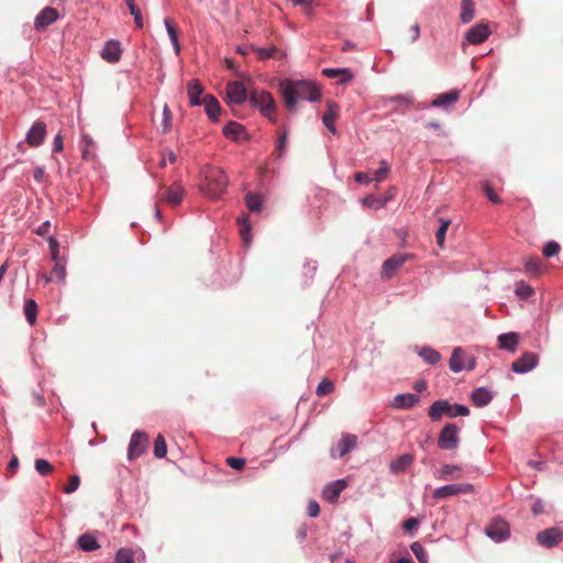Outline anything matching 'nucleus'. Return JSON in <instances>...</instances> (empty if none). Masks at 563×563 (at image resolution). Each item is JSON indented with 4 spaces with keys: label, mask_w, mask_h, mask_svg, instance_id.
Returning a JSON list of instances; mask_svg holds the SVG:
<instances>
[{
    "label": "nucleus",
    "mask_w": 563,
    "mask_h": 563,
    "mask_svg": "<svg viewBox=\"0 0 563 563\" xmlns=\"http://www.w3.org/2000/svg\"><path fill=\"white\" fill-rule=\"evenodd\" d=\"M280 90L290 111H295L298 100L314 102L321 97L318 87L309 80H284L280 82Z\"/></svg>",
    "instance_id": "obj_1"
},
{
    "label": "nucleus",
    "mask_w": 563,
    "mask_h": 563,
    "mask_svg": "<svg viewBox=\"0 0 563 563\" xmlns=\"http://www.w3.org/2000/svg\"><path fill=\"white\" fill-rule=\"evenodd\" d=\"M202 180L199 185L200 191L211 199L220 198L228 186V177L218 167L205 166L201 170Z\"/></svg>",
    "instance_id": "obj_2"
},
{
    "label": "nucleus",
    "mask_w": 563,
    "mask_h": 563,
    "mask_svg": "<svg viewBox=\"0 0 563 563\" xmlns=\"http://www.w3.org/2000/svg\"><path fill=\"white\" fill-rule=\"evenodd\" d=\"M429 417L432 421H440L443 416L450 418L466 417L470 409L465 405H451L448 400H437L429 407Z\"/></svg>",
    "instance_id": "obj_3"
},
{
    "label": "nucleus",
    "mask_w": 563,
    "mask_h": 563,
    "mask_svg": "<svg viewBox=\"0 0 563 563\" xmlns=\"http://www.w3.org/2000/svg\"><path fill=\"white\" fill-rule=\"evenodd\" d=\"M250 102L253 107L258 108L261 113L275 122V101L272 95L265 90H254L250 93Z\"/></svg>",
    "instance_id": "obj_4"
},
{
    "label": "nucleus",
    "mask_w": 563,
    "mask_h": 563,
    "mask_svg": "<svg viewBox=\"0 0 563 563\" xmlns=\"http://www.w3.org/2000/svg\"><path fill=\"white\" fill-rule=\"evenodd\" d=\"M460 429L454 423H446L440 431L438 446L441 450H455L460 443Z\"/></svg>",
    "instance_id": "obj_5"
},
{
    "label": "nucleus",
    "mask_w": 563,
    "mask_h": 563,
    "mask_svg": "<svg viewBox=\"0 0 563 563\" xmlns=\"http://www.w3.org/2000/svg\"><path fill=\"white\" fill-rule=\"evenodd\" d=\"M476 361L474 357L465 356V352L462 347L456 346L452 351L449 366L453 373H460L462 371H473L475 368Z\"/></svg>",
    "instance_id": "obj_6"
},
{
    "label": "nucleus",
    "mask_w": 563,
    "mask_h": 563,
    "mask_svg": "<svg viewBox=\"0 0 563 563\" xmlns=\"http://www.w3.org/2000/svg\"><path fill=\"white\" fill-rule=\"evenodd\" d=\"M485 534L496 543L506 541L510 537L509 525L503 519H496L485 528Z\"/></svg>",
    "instance_id": "obj_7"
},
{
    "label": "nucleus",
    "mask_w": 563,
    "mask_h": 563,
    "mask_svg": "<svg viewBox=\"0 0 563 563\" xmlns=\"http://www.w3.org/2000/svg\"><path fill=\"white\" fill-rule=\"evenodd\" d=\"M537 542L547 549L556 547L563 541V529L560 527H551L538 532Z\"/></svg>",
    "instance_id": "obj_8"
},
{
    "label": "nucleus",
    "mask_w": 563,
    "mask_h": 563,
    "mask_svg": "<svg viewBox=\"0 0 563 563\" xmlns=\"http://www.w3.org/2000/svg\"><path fill=\"white\" fill-rule=\"evenodd\" d=\"M148 437L144 431L136 430L133 432L129 448H128V459L130 461L140 457L146 448Z\"/></svg>",
    "instance_id": "obj_9"
},
{
    "label": "nucleus",
    "mask_w": 563,
    "mask_h": 563,
    "mask_svg": "<svg viewBox=\"0 0 563 563\" xmlns=\"http://www.w3.org/2000/svg\"><path fill=\"white\" fill-rule=\"evenodd\" d=\"M539 364V356L533 352H525L518 360L512 362L511 369L516 374H526Z\"/></svg>",
    "instance_id": "obj_10"
},
{
    "label": "nucleus",
    "mask_w": 563,
    "mask_h": 563,
    "mask_svg": "<svg viewBox=\"0 0 563 563\" xmlns=\"http://www.w3.org/2000/svg\"><path fill=\"white\" fill-rule=\"evenodd\" d=\"M357 439L354 434H343L340 441L330 451L332 459H341L356 446Z\"/></svg>",
    "instance_id": "obj_11"
},
{
    "label": "nucleus",
    "mask_w": 563,
    "mask_h": 563,
    "mask_svg": "<svg viewBox=\"0 0 563 563\" xmlns=\"http://www.w3.org/2000/svg\"><path fill=\"white\" fill-rule=\"evenodd\" d=\"M229 103L241 104L247 99V88L242 81H232L227 86Z\"/></svg>",
    "instance_id": "obj_12"
},
{
    "label": "nucleus",
    "mask_w": 563,
    "mask_h": 563,
    "mask_svg": "<svg viewBox=\"0 0 563 563\" xmlns=\"http://www.w3.org/2000/svg\"><path fill=\"white\" fill-rule=\"evenodd\" d=\"M46 136V124L43 121H36L29 129L25 141L33 147L40 146Z\"/></svg>",
    "instance_id": "obj_13"
},
{
    "label": "nucleus",
    "mask_w": 563,
    "mask_h": 563,
    "mask_svg": "<svg viewBox=\"0 0 563 563\" xmlns=\"http://www.w3.org/2000/svg\"><path fill=\"white\" fill-rule=\"evenodd\" d=\"M184 196L185 189L178 183H175L165 188L161 199L162 201L176 207L181 203Z\"/></svg>",
    "instance_id": "obj_14"
},
{
    "label": "nucleus",
    "mask_w": 563,
    "mask_h": 563,
    "mask_svg": "<svg viewBox=\"0 0 563 563\" xmlns=\"http://www.w3.org/2000/svg\"><path fill=\"white\" fill-rule=\"evenodd\" d=\"M408 254H397L389 258H387L383 263L382 267V276L385 278H390L397 269H399L409 258Z\"/></svg>",
    "instance_id": "obj_15"
},
{
    "label": "nucleus",
    "mask_w": 563,
    "mask_h": 563,
    "mask_svg": "<svg viewBox=\"0 0 563 563\" xmlns=\"http://www.w3.org/2000/svg\"><path fill=\"white\" fill-rule=\"evenodd\" d=\"M347 487L345 479H335L328 483L322 489V497L330 503H335L340 494Z\"/></svg>",
    "instance_id": "obj_16"
},
{
    "label": "nucleus",
    "mask_w": 563,
    "mask_h": 563,
    "mask_svg": "<svg viewBox=\"0 0 563 563\" xmlns=\"http://www.w3.org/2000/svg\"><path fill=\"white\" fill-rule=\"evenodd\" d=\"M58 19V12L52 7H46L40 11L34 20L36 30H43L54 23Z\"/></svg>",
    "instance_id": "obj_17"
},
{
    "label": "nucleus",
    "mask_w": 563,
    "mask_h": 563,
    "mask_svg": "<svg viewBox=\"0 0 563 563\" xmlns=\"http://www.w3.org/2000/svg\"><path fill=\"white\" fill-rule=\"evenodd\" d=\"M339 106L333 101H328L327 111L322 115V123L333 135L336 134V128L334 125V122L339 118Z\"/></svg>",
    "instance_id": "obj_18"
},
{
    "label": "nucleus",
    "mask_w": 563,
    "mask_h": 563,
    "mask_svg": "<svg viewBox=\"0 0 563 563\" xmlns=\"http://www.w3.org/2000/svg\"><path fill=\"white\" fill-rule=\"evenodd\" d=\"M460 98V91L456 89L450 90L448 92L440 93L432 102L431 106L433 108H442L444 110H449L454 106V103Z\"/></svg>",
    "instance_id": "obj_19"
},
{
    "label": "nucleus",
    "mask_w": 563,
    "mask_h": 563,
    "mask_svg": "<svg viewBox=\"0 0 563 563\" xmlns=\"http://www.w3.org/2000/svg\"><path fill=\"white\" fill-rule=\"evenodd\" d=\"M489 33H490V31H489L488 26L479 23V24H476L473 27H471L468 30V32L466 33L465 37L470 44L477 45V44L485 42L487 40V37L489 36Z\"/></svg>",
    "instance_id": "obj_20"
},
{
    "label": "nucleus",
    "mask_w": 563,
    "mask_h": 563,
    "mask_svg": "<svg viewBox=\"0 0 563 563\" xmlns=\"http://www.w3.org/2000/svg\"><path fill=\"white\" fill-rule=\"evenodd\" d=\"M122 54L121 45L118 41L110 40L106 42L101 49V57L108 63H117L120 60Z\"/></svg>",
    "instance_id": "obj_21"
},
{
    "label": "nucleus",
    "mask_w": 563,
    "mask_h": 563,
    "mask_svg": "<svg viewBox=\"0 0 563 563\" xmlns=\"http://www.w3.org/2000/svg\"><path fill=\"white\" fill-rule=\"evenodd\" d=\"M223 134L234 141L239 142L242 140H247V133L245 131V128L235 121H230L222 130Z\"/></svg>",
    "instance_id": "obj_22"
},
{
    "label": "nucleus",
    "mask_w": 563,
    "mask_h": 563,
    "mask_svg": "<svg viewBox=\"0 0 563 563\" xmlns=\"http://www.w3.org/2000/svg\"><path fill=\"white\" fill-rule=\"evenodd\" d=\"M420 401L417 394H398L394 397L391 406L396 409H410Z\"/></svg>",
    "instance_id": "obj_23"
},
{
    "label": "nucleus",
    "mask_w": 563,
    "mask_h": 563,
    "mask_svg": "<svg viewBox=\"0 0 563 563\" xmlns=\"http://www.w3.org/2000/svg\"><path fill=\"white\" fill-rule=\"evenodd\" d=\"M207 115L212 120L217 121L221 114V107L217 98L212 95H206L202 99V103Z\"/></svg>",
    "instance_id": "obj_24"
},
{
    "label": "nucleus",
    "mask_w": 563,
    "mask_h": 563,
    "mask_svg": "<svg viewBox=\"0 0 563 563\" xmlns=\"http://www.w3.org/2000/svg\"><path fill=\"white\" fill-rule=\"evenodd\" d=\"M519 335L516 332H507L498 335V347L510 353L517 350Z\"/></svg>",
    "instance_id": "obj_25"
},
{
    "label": "nucleus",
    "mask_w": 563,
    "mask_h": 563,
    "mask_svg": "<svg viewBox=\"0 0 563 563\" xmlns=\"http://www.w3.org/2000/svg\"><path fill=\"white\" fill-rule=\"evenodd\" d=\"M189 104L191 107H197L202 103V99H200L203 88L198 79H191L187 84Z\"/></svg>",
    "instance_id": "obj_26"
},
{
    "label": "nucleus",
    "mask_w": 563,
    "mask_h": 563,
    "mask_svg": "<svg viewBox=\"0 0 563 563\" xmlns=\"http://www.w3.org/2000/svg\"><path fill=\"white\" fill-rule=\"evenodd\" d=\"M434 477L441 481L461 478V468L457 465L445 464L434 472Z\"/></svg>",
    "instance_id": "obj_27"
},
{
    "label": "nucleus",
    "mask_w": 563,
    "mask_h": 563,
    "mask_svg": "<svg viewBox=\"0 0 563 563\" xmlns=\"http://www.w3.org/2000/svg\"><path fill=\"white\" fill-rule=\"evenodd\" d=\"M471 399L476 407H485L493 399V393L485 387H477L472 391Z\"/></svg>",
    "instance_id": "obj_28"
},
{
    "label": "nucleus",
    "mask_w": 563,
    "mask_h": 563,
    "mask_svg": "<svg viewBox=\"0 0 563 563\" xmlns=\"http://www.w3.org/2000/svg\"><path fill=\"white\" fill-rule=\"evenodd\" d=\"M413 462V455L409 453L401 454L389 464V470L393 474L404 473Z\"/></svg>",
    "instance_id": "obj_29"
},
{
    "label": "nucleus",
    "mask_w": 563,
    "mask_h": 563,
    "mask_svg": "<svg viewBox=\"0 0 563 563\" xmlns=\"http://www.w3.org/2000/svg\"><path fill=\"white\" fill-rule=\"evenodd\" d=\"M322 73L328 78H336L339 84H346L353 78L349 68H324Z\"/></svg>",
    "instance_id": "obj_30"
},
{
    "label": "nucleus",
    "mask_w": 563,
    "mask_h": 563,
    "mask_svg": "<svg viewBox=\"0 0 563 563\" xmlns=\"http://www.w3.org/2000/svg\"><path fill=\"white\" fill-rule=\"evenodd\" d=\"M81 156L86 161L93 159L96 157V143L93 139L87 134H84L80 140Z\"/></svg>",
    "instance_id": "obj_31"
},
{
    "label": "nucleus",
    "mask_w": 563,
    "mask_h": 563,
    "mask_svg": "<svg viewBox=\"0 0 563 563\" xmlns=\"http://www.w3.org/2000/svg\"><path fill=\"white\" fill-rule=\"evenodd\" d=\"M418 355L429 365H435L440 360L441 355L438 351L431 346H422L417 349Z\"/></svg>",
    "instance_id": "obj_32"
},
{
    "label": "nucleus",
    "mask_w": 563,
    "mask_h": 563,
    "mask_svg": "<svg viewBox=\"0 0 563 563\" xmlns=\"http://www.w3.org/2000/svg\"><path fill=\"white\" fill-rule=\"evenodd\" d=\"M391 197L393 195L388 197L369 195L362 199V203L368 208L377 210L385 207L388 200L391 199Z\"/></svg>",
    "instance_id": "obj_33"
},
{
    "label": "nucleus",
    "mask_w": 563,
    "mask_h": 563,
    "mask_svg": "<svg viewBox=\"0 0 563 563\" xmlns=\"http://www.w3.org/2000/svg\"><path fill=\"white\" fill-rule=\"evenodd\" d=\"M79 549L90 552L100 548L97 539L91 534H81L77 540Z\"/></svg>",
    "instance_id": "obj_34"
},
{
    "label": "nucleus",
    "mask_w": 563,
    "mask_h": 563,
    "mask_svg": "<svg viewBox=\"0 0 563 563\" xmlns=\"http://www.w3.org/2000/svg\"><path fill=\"white\" fill-rule=\"evenodd\" d=\"M475 16V5L473 0H462L460 19L463 23L471 22Z\"/></svg>",
    "instance_id": "obj_35"
},
{
    "label": "nucleus",
    "mask_w": 563,
    "mask_h": 563,
    "mask_svg": "<svg viewBox=\"0 0 563 563\" xmlns=\"http://www.w3.org/2000/svg\"><path fill=\"white\" fill-rule=\"evenodd\" d=\"M25 319L30 325H33L36 321L37 316V303L34 299H25L23 306Z\"/></svg>",
    "instance_id": "obj_36"
},
{
    "label": "nucleus",
    "mask_w": 563,
    "mask_h": 563,
    "mask_svg": "<svg viewBox=\"0 0 563 563\" xmlns=\"http://www.w3.org/2000/svg\"><path fill=\"white\" fill-rule=\"evenodd\" d=\"M164 25H165L166 32L168 34V37L172 42V45L174 47V51L178 55L180 52V45H179L176 27L173 24L172 20H169V19L164 20Z\"/></svg>",
    "instance_id": "obj_37"
},
{
    "label": "nucleus",
    "mask_w": 563,
    "mask_h": 563,
    "mask_svg": "<svg viewBox=\"0 0 563 563\" xmlns=\"http://www.w3.org/2000/svg\"><path fill=\"white\" fill-rule=\"evenodd\" d=\"M457 495L456 493V485L455 484H448L440 486L433 490V498L435 499H443L450 496Z\"/></svg>",
    "instance_id": "obj_38"
},
{
    "label": "nucleus",
    "mask_w": 563,
    "mask_h": 563,
    "mask_svg": "<svg viewBox=\"0 0 563 563\" xmlns=\"http://www.w3.org/2000/svg\"><path fill=\"white\" fill-rule=\"evenodd\" d=\"M245 203L250 211L258 212L262 209L263 200L260 195L249 192L245 196Z\"/></svg>",
    "instance_id": "obj_39"
},
{
    "label": "nucleus",
    "mask_w": 563,
    "mask_h": 563,
    "mask_svg": "<svg viewBox=\"0 0 563 563\" xmlns=\"http://www.w3.org/2000/svg\"><path fill=\"white\" fill-rule=\"evenodd\" d=\"M240 232L243 243L249 246L251 244V225L246 216H242L239 219Z\"/></svg>",
    "instance_id": "obj_40"
},
{
    "label": "nucleus",
    "mask_w": 563,
    "mask_h": 563,
    "mask_svg": "<svg viewBox=\"0 0 563 563\" xmlns=\"http://www.w3.org/2000/svg\"><path fill=\"white\" fill-rule=\"evenodd\" d=\"M125 3L129 8L131 15H133L135 26L139 29H142L144 25L143 16H142L141 10L139 9V7L135 3V0H125Z\"/></svg>",
    "instance_id": "obj_41"
},
{
    "label": "nucleus",
    "mask_w": 563,
    "mask_h": 563,
    "mask_svg": "<svg viewBox=\"0 0 563 563\" xmlns=\"http://www.w3.org/2000/svg\"><path fill=\"white\" fill-rule=\"evenodd\" d=\"M167 454V445L165 438L158 434L154 441V455L157 459H163Z\"/></svg>",
    "instance_id": "obj_42"
},
{
    "label": "nucleus",
    "mask_w": 563,
    "mask_h": 563,
    "mask_svg": "<svg viewBox=\"0 0 563 563\" xmlns=\"http://www.w3.org/2000/svg\"><path fill=\"white\" fill-rule=\"evenodd\" d=\"M515 294L522 299H527L533 294V289L523 280H519L515 284Z\"/></svg>",
    "instance_id": "obj_43"
},
{
    "label": "nucleus",
    "mask_w": 563,
    "mask_h": 563,
    "mask_svg": "<svg viewBox=\"0 0 563 563\" xmlns=\"http://www.w3.org/2000/svg\"><path fill=\"white\" fill-rule=\"evenodd\" d=\"M115 563H134V553L130 549L121 548L114 556Z\"/></svg>",
    "instance_id": "obj_44"
},
{
    "label": "nucleus",
    "mask_w": 563,
    "mask_h": 563,
    "mask_svg": "<svg viewBox=\"0 0 563 563\" xmlns=\"http://www.w3.org/2000/svg\"><path fill=\"white\" fill-rule=\"evenodd\" d=\"M410 550L420 563H428V554L420 542L411 543Z\"/></svg>",
    "instance_id": "obj_45"
},
{
    "label": "nucleus",
    "mask_w": 563,
    "mask_h": 563,
    "mask_svg": "<svg viewBox=\"0 0 563 563\" xmlns=\"http://www.w3.org/2000/svg\"><path fill=\"white\" fill-rule=\"evenodd\" d=\"M440 222H441V225L437 230L435 238H437L438 245L440 247H443L444 240H445V234H446V231H448V228H449L451 221L450 220L440 219Z\"/></svg>",
    "instance_id": "obj_46"
},
{
    "label": "nucleus",
    "mask_w": 563,
    "mask_h": 563,
    "mask_svg": "<svg viewBox=\"0 0 563 563\" xmlns=\"http://www.w3.org/2000/svg\"><path fill=\"white\" fill-rule=\"evenodd\" d=\"M526 272L538 275L541 273V262L538 257H530L525 263Z\"/></svg>",
    "instance_id": "obj_47"
},
{
    "label": "nucleus",
    "mask_w": 563,
    "mask_h": 563,
    "mask_svg": "<svg viewBox=\"0 0 563 563\" xmlns=\"http://www.w3.org/2000/svg\"><path fill=\"white\" fill-rule=\"evenodd\" d=\"M333 389H334V384L331 380L324 378L317 386L316 393L318 396H324L327 394H330Z\"/></svg>",
    "instance_id": "obj_48"
},
{
    "label": "nucleus",
    "mask_w": 563,
    "mask_h": 563,
    "mask_svg": "<svg viewBox=\"0 0 563 563\" xmlns=\"http://www.w3.org/2000/svg\"><path fill=\"white\" fill-rule=\"evenodd\" d=\"M35 470L41 475H47L48 473L52 472L53 467H52L51 463L47 460H45V459H37V460H35Z\"/></svg>",
    "instance_id": "obj_49"
},
{
    "label": "nucleus",
    "mask_w": 563,
    "mask_h": 563,
    "mask_svg": "<svg viewBox=\"0 0 563 563\" xmlns=\"http://www.w3.org/2000/svg\"><path fill=\"white\" fill-rule=\"evenodd\" d=\"M172 125V113L168 106L163 107L162 133H166Z\"/></svg>",
    "instance_id": "obj_50"
},
{
    "label": "nucleus",
    "mask_w": 563,
    "mask_h": 563,
    "mask_svg": "<svg viewBox=\"0 0 563 563\" xmlns=\"http://www.w3.org/2000/svg\"><path fill=\"white\" fill-rule=\"evenodd\" d=\"M560 252V245L555 241H549L543 247V255L545 257H552Z\"/></svg>",
    "instance_id": "obj_51"
},
{
    "label": "nucleus",
    "mask_w": 563,
    "mask_h": 563,
    "mask_svg": "<svg viewBox=\"0 0 563 563\" xmlns=\"http://www.w3.org/2000/svg\"><path fill=\"white\" fill-rule=\"evenodd\" d=\"M52 275H54L57 278V280L65 282V278H66L65 264L62 262H56L54 268L52 269Z\"/></svg>",
    "instance_id": "obj_52"
},
{
    "label": "nucleus",
    "mask_w": 563,
    "mask_h": 563,
    "mask_svg": "<svg viewBox=\"0 0 563 563\" xmlns=\"http://www.w3.org/2000/svg\"><path fill=\"white\" fill-rule=\"evenodd\" d=\"M388 172H389V166H388L387 162L386 161H382L380 162V166L376 170L373 179L376 180L377 183H379V181L385 179V177L387 176Z\"/></svg>",
    "instance_id": "obj_53"
},
{
    "label": "nucleus",
    "mask_w": 563,
    "mask_h": 563,
    "mask_svg": "<svg viewBox=\"0 0 563 563\" xmlns=\"http://www.w3.org/2000/svg\"><path fill=\"white\" fill-rule=\"evenodd\" d=\"M390 102H394V103H397V104H400V106H405V107H408L412 103V98L410 96H407V95H397V96H393L388 99Z\"/></svg>",
    "instance_id": "obj_54"
},
{
    "label": "nucleus",
    "mask_w": 563,
    "mask_h": 563,
    "mask_svg": "<svg viewBox=\"0 0 563 563\" xmlns=\"http://www.w3.org/2000/svg\"><path fill=\"white\" fill-rule=\"evenodd\" d=\"M176 162V154L170 150H165L162 153V159L159 162L161 167H165L167 163L173 164Z\"/></svg>",
    "instance_id": "obj_55"
},
{
    "label": "nucleus",
    "mask_w": 563,
    "mask_h": 563,
    "mask_svg": "<svg viewBox=\"0 0 563 563\" xmlns=\"http://www.w3.org/2000/svg\"><path fill=\"white\" fill-rule=\"evenodd\" d=\"M275 52H276L275 47L256 48V53L261 59H268V58L274 57Z\"/></svg>",
    "instance_id": "obj_56"
},
{
    "label": "nucleus",
    "mask_w": 563,
    "mask_h": 563,
    "mask_svg": "<svg viewBox=\"0 0 563 563\" xmlns=\"http://www.w3.org/2000/svg\"><path fill=\"white\" fill-rule=\"evenodd\" d=\"M287 148V133L284 132L279 137L276 146V151L278 153V156L282 157Z\"/></svg>",
    "instance_id": "obj_57"
},
{
    "label": "nucleus",
    "mask_w": 563,
    "mask_h": 563,
    "mask_svg": "<svg viewBox=\"0 0 563 563\" xmlns=\"http://www.w3.org/2000/svg\"><path fill=\"white\" fill-rule=\"evenodd\" d=\"M80 484V478L78 475H74L71 476L68 485L66 487H64V493L65 494H71L74 493L75 490H77L78 486Z\"/></svg>",
    "instance_id": "obj_58"
},
{
    "label": "nucleus",
    "mask_w": 563,
    "mask_h": 563,
    "mask_svg": "<svg viewBox=\"0 0 563 563\" xmlns=\"http://www.w3.org/2000/svg\"><path fill=\"white\" fill-rule=\"evenodd\" d=\"M227 463L233 470H241L245 465V459L230 456V457L227 459Z\"/></svg>",
    "instance_id": "obj_59"
},
{
    "label": "nucleus",
    "mask_w": 563,
    "mask_h": 563,
    "mask_svg": "<svg viewBox=\"0 0 563 563\" xmlns=\"http://www.w3.org/2000/svg\"><path fill=\"white\" fill-rule=\"evenodd\" d=\"M294 5H301L303 7V10L307 15H310L312 13V7L311 3L313 0H290Z\"/></svg>",
    "instance_id": "obj_60"
},
{
    "label": "nucleus",
    "mask_w": 563,
    "mask_h": 563,
    "mask_svg": "<svg viewBox=\"0 0 563 563\" xmlns=\"http://www.w3.org/2000/svg\"><path fill=\"white\" fill-rule=\"evenodd\" d=\"M308 516L314 518L320 512V506L316 500H310L307 507Z\"/></svg>",
    "instance_id": "obj_61"
},
{
    "label": "nucleus",
    "mask_w": 563,
    "mask_h": 563,
    "mask_svg": "<svg viewBox=\"0 0 563 563\" xmlns=\"http://www.w3.org/2000/svg\"><path fill=\"white\" fill-rule=\"evenodd\" d=\"M484 190H485V194H486V197L493 202V203H500V198L493 191V189L490 188V186L485 183L484 184Z\"/></svg>",
    "instance_id": "obj_62"
},
{
    "label": "nucleus",
    "mask_w": 563,
    "mask_h": 563,
    "mask_svg": "<svg viewBox=\"0 0 563 563\" xmlns=\"http://www.w3.org/2000/svg\"><path fill=\"white\" fill-rule=\"evenodd\" d=\"M455 485H456L457 495L474 493V486L472 484L465 483V484H455Z\"/></svg>",
    "instance_id": "obj_63"
},
{
    "label": "nucleus",
    "mask_w": 563,
    "mask_h": 563,
    "mask_svg": "<svg viewBox=\"0 0 563 563\" xmlns=\"http://www.w3.org/2000/svg\"><path fill=\"white\" fill-rule=\"evenodd\" d=\"M420 525V520H418L417 518H409L405 521L404 523V529L406 531H412L415 529H417Z\"/></svg>",
    "instance_id": "obj_64"
}]
</instances>
